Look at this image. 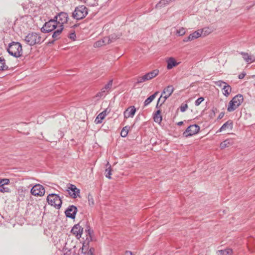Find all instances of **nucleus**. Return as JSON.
<instances>
[{
  "instance_id": "nucleus-1",
  "label": "nucleus",
  "mask_w": 255,
  "mask_h": 255,
  "mask_svg": "<svg viewBox=\"0 0 255 255\" xmlns=\"http://www.w3.org/2000/svg\"><path fill=\"white\" fill-rule=\"evenodd\" d=\"M7 51L9 55L18 58L22 55L21 44L18 42L12 41L8 44Z\"/></svg>"
},
{
  "instance_id": "nucleus-2",
  "label": "nucleus",
  "mask_w": 255,
  "mask_h": 255,
  "mask_svg": "<svg viewBox=\"0 0 255 255\" xmlns=\"http://www.w3.org/2000/svg\"><path fill=\"white\" fill-rule=\"evenodd\" d=\"M59 16V26L58 28L53 31L54 37H56L58 34H61L64 29V24L67 23L69 19L68 14L65 12L58 13Z\"/></svg>"
},
{
  "instance_id": "nucleus-3",
  "label": "nucleus",
  "mask_w": 255,
  "mask_h": 255,
  "mask_svg": "<svg viewBox=\"0 0 255 255\" xmlns=\"http://www.w3.org/2000/svg\"><path fill=\"white\" fill-rule=\"evenodd\" d=\"M174 90L172 85H169L163 89L161 95L157 101L156 108H159L164 103L166 100L171 95Z\"/></svg>"
},
{
  "instance_id": "nucleus-4",
  "label": "nucleus",
  "mask_w": 255,
  "mask_h": 255,
  "mask_svg": "<svg viewBox=\"0 0 255 255\" xmlns=\"http://www.w3.org/2000/svg\"><path fill=\"white\" fill-rule=\"evenodd\" d=\"M25 42L30 46L40 44L42 42L41 37L39 34L36 32L29 33L24 38Z\"/></svg>"
},
{
  "instance_id": "nucleus-5",
  "label": "nucleus",
  "mask_w": 255,
  "mask_h": 255,
  "mask_svg": "<svg viewBox=\"0 0 255 255\" xmlns=\"http://www.w3.org/2000/svg\"><path fill=\"white\" fill-rule=\"evenodd\" d=\"M47 201L49 205L54 206L57 209H59L61 207L62 201L57 194L54 193L49 194L47 197Z\"/></svg>"
},
{
  "instance_id": "nucleus-6",
  "label": "nucleus",
  "mask_w": 255,
  "mask_h": 255,
  "mask_svg": "<svg viewBox=\"0 0 255 255\" xmlns=\"http://www.w3.org/2000/svg\"><path fill=\"white\" fill-rule=\"evenodd\" d=\"M88 14V9L84 5H80L76 7L72 12V17L76 20H80Z\"/></svg>"
},
{
  "instance_id": "nucleus-7",
  "label": "nucleus",
  "mask_w": 255,
  "mask_h": 255,
  "mask_svg": "<svg viewBox=\"0 0 255 255\" xmlns=\"http://www.w3.org/2000/svg\"><path fill=\"white\" fill-rule=\"evenodd\" d=\"M200 127L196 124L190 125L183 132V135L185 137L191 136L198 133L200 131Z\"/></svg>"
},
{
  "instance_id": "nucleus-8",
  "label": "nucleus",
  "mask_w": 255,
  "mask_h": 255,
  "mask_svg": "<svg viewBox=\"0 0 255 255\" xmlns=\"http://www.w3.org/2000/svg\"><path fill=\"white\" fill-rule=\"evenodd\" d=\"M57 26L55 24L54 20L49 19L46 22L41 28V31L44 33H49L56 30Z\"/></svg>"
},
{
  "instance_id": "nucleus-9",
  "label": "nucleus",
  "mask_w": 255,
  "mask_h": 255,
  "mask_svg": "<svg viewBox=\"0 0 255 255\" xmlns=\"http://www.w3.org/2000/svg\"><path fill=\"white\" fill-rule=\"evenodd\" d=\"M67 187L66 191L68 192L71 197L73 199H75L77 197L80 196V190L78 189L75 185L69 183Z\"/></svg>"
},
{
  "instance_id": "nucleus-10",
  "label": "nucleus",
  "mask_w": 255,
  "mask_h": 255,
  "mask_svg": "<svg viewBox=\"0 0 255 255\" xmlns=\"http://www.w3.org/2000/svg\"><path fill=\"white\" fill-rule=\"evenodd\" d=\"M30 193L34 196H42L44 195L45 189L42 185L36 184L31 189Z\"/></svg>"
},
{
  "instance_id": "nucleus-11",
  "label": "nucleus",
  "mask_w": 255,
  "mask_h": 255,
  "mask_svg": "<svg viewBox=\"0 0 255 255\" xmlns=\"http://www.w3.org/2000/svg\"><path fill=\"white\" fill-rule=\"evenodd\" d=\"M86 228L85 229V233L86 234V238L85 239V240L83 242V244L86 245L88 246H89L90 242L93 240L92 234L93 233V231L91 230L88 222H86ZM84 246L85 245H84Z\"/></svg>"
},
{
  "instance_id": "nucleus-12",
  "label": "nucleus",
  "mask_w": 255,
  "mask_h": 255,
  "mask_svg": "<svg viewBox=\"0 0 255 255\" xmlns=\"http://www.w3.org/2000/svg\"><path fill=\"white\" fill-rule=\"evenodd\" d=\"M77 212V208L74 205L69 206L65 211V214L67 218L74 219Z\"/></svg>"
},
{
  "instance_id": "nucleus-13",
  "label": "nucleus",
  "mask_w": 255,
  "mask_h": 255,
  "mask_svg": "<svg viewBox=\"0 0 255 255\" xmlns=\"http://www.w3.org/2000/svg\"><path fill=\"white\" fill-rule=\"evenodd\" d=\"M216 84L217 85L219 86H222V85L224 84L222 90L223 93L225 96L228 97L232 91V88L227 83L221 80H219L218 81H217L216 82Z\"/></svg>"
},
{
  "instance_id": "nucleus-14",
  "label": "nucleus",
  "mask_w": 255,
  "mask_h": 255,
  "mask_svg": "<svg viewBox=\"0 0 255 255\" xmlns=\"http://www.w3.org/2000/svg\"><path fill=\"white\" fill-rule=\"evenodd\" d=\"M79 224L75 225L71 230V233L74 235L77 239H79L83 232V228Z\"/></svg>"
},
{
  "instance_id": "nucleus-15",
  "label": "nucleus",
  "mask_w": 255,
  "mask_h": 255,
  "mask_svg": "<svg viewBox=\"0 0 255 255\" xmlns=\"http://www.w3.org/2000/svg\"><path fill=\"white\" fill-rule=\"evenodd\" d=\"M136 109L134 106H130L128 107L124 113L125 118H132L135 115Z\"/></svg>"
},
{
  "instance_id": "nucleus-16",
  "label": "nucleus",
  "mask_w": 255,
  "mask_h": 255,
  "mask_svg": "<svg viewBox=\"0 0 255 255\" xmlns=\"http://www.w3.org/2000/svg\"><path fill=\"white\" fill-rule=\"evenodd\" d=\"M201 36V34L199 32V30L195 31L192 33L190 34L188 37H185L183 39V41L185 42L191 41L193 40L197 39Z\"/></svg>"
},
{
  "instance_id": "nucleus-17",
  "label": "nucleus",
  "mask_w": 255,
  "mask_h": 255,
  "mask_svg": "<svg viewBox=\"0 0 255 255\" xmlns=\"http://www.w3.org/2000/svg\"><path fill=\"white\" fill-rule=\"evenodd\" d=\"M107 113H109V111L108 112V109H106L104 111L100 113L96 117L95 120V123L97 124L102 123V121L105 119V117L106 116Z\"/></svg>"
},
{
  "instance_id": "nucleus-18",
  "label": "nucleus",
  "mask_w": 255,
  "mask_h": 255,
  "mask_svg": "<svg viewBox=\"0 0 255 255\" xmlns=\"http://www.w3.org/2000/svg\"><path fill=\"white\" fill-rule=\"evenodd\" d=\"M233 128V122L232 120H229L222 126V127L217 131V132H221V131L226 129L227 128H230V129H232Z\"/></svg>"
},
{
  "instance_id": "nucleus-19",
  "label": "nucleus",
  "mask_w": 255,
  "mask_h": 255,
  "mask_svg": "<svg viewBox=\"0 0 255 255\" xmlns=\"http://www.w3.org/2000/svg\"><path fill=\"white\" fill-rule=\"evenodd\" d=\"M161 110H157L153 115L154 121L158 124H160L162 120V117L161 115Z\"/></svg>"
},
{
  "instance_id": "nucleus-20",
  "label": "nucleus",
  "mask_w": 255,
  "mask_h": 255,
  "mask_svg": "<svg viewBox=\"0 0 255 255\" xmlns=\"http://www.w3.org/2000/svg\"><path fill=\"white\" fill-rule=\"evenodd\" d=\"M167 69H171L174 67H175L178 65V63L177 62L176 60L173 57H170L167 60Z\"/></svg>"
},
{
  "instance_id": "nucleus-21",
  "label": "nucleus",
  "mask_w": 255,
  "mask_h": 255,
  "mask_svg": "<svg viewBox=\"0 0 255 255\" xmlns=\"http://www.w3.org/2000/svg\"><path fill=\"white\" fill-rule=\"evenodd\" d=\"M233 143L234 141L232 139H227L221 143L220 147L221 149H224L233 145Z\"/></svg>"
},
{
  "instance_id": "nucleus-22",
  "label": "nucleus",
  "mask_w": 255,
  "mask_h": 255,
  "mask_svg": "<svg viewBox=\"0 0 255 255\" xmlns=\"http://www.w3.org/2000/svg\"><path fill=\"white\" fill-rule=\"evenodd\" d=\"M234 100V103L239 107L244 101V98L242 95L238 94L235 96L233 99Z\"/></svg>"
},
{
  "instance_id": "nucleus-23",
  "label": "nucleus",
  "mask_w": 255,
  "mask_h": 255,
  "mask_svg": "<svg viewBox=\"0 0 255 255\" xmlns=\"http://www.w3.org/2000/svg\"><path fill=\"white\" fill-rule=\"evenodd\" d=\"M159 93L158 91L155 92L153 94L148 97L144 102V106L148 105L156 97V95Z\"/></svg>"
},
{
  "instance_id": "nucleus-24",
  "label": "nucleus",
  "mask_w": 255,
  "mask_h": 255,
  "mask_svg": "<svg viewBox=\"0 0 255 255\" xmlns=\"http://www.w3.org/2000/svg\"><path fill=\"white\" fill-rule=\"evenodd\" d=\"M158 73L159 70L157 69H155L146 73L145 75L147 76V80H149L155 77L158 74Z\"/></svg>"
},
{
  "instance_id": "nucleus-25",
  "label": "nucleus",
  "mask_w": 255,
  "mask_h": 255,
  "mask_svg": "<svg viewBox=\"0 0 255 255\" xmlns=\"http://www.w3.org/2000/svg\"><path fill=\"white\" fill-rule=\"evenodd\" d=\"M234 102V100L232 99L229 103L227 110L229 112L235 111L238 107Z\"/></svg>"
},
{
  "instance_id": "nucleus-26",
  "label": "nucleus",
  "mask_w": 255,
  "mask_h": 255,
  "mask_svg": "<svg viewBox=\"0 0 255 255\" xmlns=\"http://www.w3.org/2000/svg\"><path fill=\"white\" fill-rule=\"evenodd\" d=\"M8 67L5 64V60L4 58L0 57V71H5L8 70Z\"/></svg>"
},
{
  "instance_id": "nucleus-27",
  "label": "nucleus",
  "mask_w": 255,
  "mask_h": 255,
  "mask_svg": "<svg viewBox=\"0 0 255 255\" xmlns=\"http://www.w3.org/2000/svg\"><path fill=\"white\" fill-rule=\"evenodd\" d=\"M233 251L232 249H227L224 250H220L218 252V255H231Z\"/></svg>"
},
{
  "instance_id": "nucleus-28",
  "label": "nucleus",
  "mask_w": 255,
  "mask_h": 255,
  "mask_svg": "<svg viewBox=\"0 0 255 255\" xmlns=\"http://www.w3.org/2000/svg\"><path fill=\"white\" fill-rule=\"evenodd\" d=\"M198 30L199 31V32L201 34V35L202 34H203L204 36H206L207 35H208L212 31L211 29L210 28H209V27H204V28H203L202 29H198Z\"/></svg>"
},
{
  "instance_id": "nucleus-29",
  "label": "nucleus",
  "mask_w": 255,
  "mask_h": 255,
  "mask_svg": "<svg viewBox=\"0 0 255 255\" xmlns=\"http://www.w3.org/2000/svg\"><path fill=\"white\" fill-rule=\"evenodd\" d=\"M171 0H161L157 4H156L155 7L156 8H160L165 6L166 4Z\"/></svg>"
},
{
  "instance_id": "nucleus-30",
  "label": "nucleus",
  "mask_w": 255,
  "mask_h": 255,
  "mask_svg": "<svg viewBox=\"0 0 255 255\" xmlns=\"http://www.w3.org/2000/svg\"><path fill=\"white\" fill-rule=\"evenodd\" d=\"M137 81L135 83V85L137 84H139L140 83H143L144 82H145L147 81V76L145 74L144 75L141 76V77H138L136 79Z\"/></svg>"
},
{
  "instance_id": "nucleus-31",
  "label": "nucleus",
  "mask_w": 255,
  "mask_h": 255,
  "mask_svg": "<svg viewBox=\"0 0 255 255\" xmlns=\"http://www.w3.org/2000/svg\"><path fill=\"white\" fill-rule=\"evenodd\" d=\"M129 129V127L126 126L124 127L121 132V135L123 137H126L128 134V132Z\"/></svg>"
},
{
  "instance_id": "nucleus-32",
  "label": "nucleus",
  "mask_w": 255,
  "mask_h": 255,
  "mask_svg": "<svg viewBox=\"0 0 255 255\" xmlns=\"http://www.w3.org/2000/svg\"><path fill=\"white\" fill-rule=\"evenodd\" d=\"M111 171H112V168L111 165L109 166V167L106 169L105 170V175L106 177H107L109 179H111Z\"/></svg>"
},
{
  "instance_id": "nucleus-33",
  "label": "nucleus",
  "mask_w": 255,
  "mask_h": 255,
  "mask_svg": "<svg viewBox=\"0 0 255 255\" xmlns=\"http://www.w3.org/2000/svg\"><path fill=\"white\" fill-rule=\"evenodd\" d=\"M9 183V180L7 178L0 179V186H4Z\"/></svg>"
},
{
  "instance_id": "nucleus-34",
  "label": "nucleus",
  "mask_w": 255,
  "mask_h": 255,
  "mask_svg": "<svg viewBox=\"0 0 255 255\" xmlns=\"http://www.w3.org/2000/svg\"><path fill=\"white\" fill-rule=\"evenodd\" d=\"M120 35L114 33L109 36V38H110L111 42H114L116 39L120 38Z\"/></svg>"
},
{
  "instance_id": "nucleus-35",
  "label": "nucleus",
  "mask_w": 255,
  "mask_h": 255,
  "mask_svg": "<svg viewBox=\"0 0 255 255\" xmlns=\"http://www.w3.org/2000/svg\"><path fill=\"white\" fill-rule=\"evenodd\" d=\"M240 54L242 55L244 60L246 62H249V60L250 59L249 58L250 57V55L248 53L244 52H241L240 53Z\"/></svg>"
},
{
  "instance_id": "nucleus-36",
  "label": "nucleus",
  "mask_w": 255,
  "mask_h": 255,
  "mask_svg": "<svg viewBox=\"0 0 255 255\" xmlns=\"http://www.w3.org/2000/svg\"><path fill=\"white\" fill-rule=\"evenodd\" d=\"M186 33V29L184 27H181L179 28V29L177 30L176 31V33L179 36H183Z\"/></svg>"
},
{
  "instance_id": "nucleus-37",
  "label": "nucleus",
  "mask_w": 255,
  "mask_h": 255,
  "mask_svg": "<svg viewBox=\"0 0 255 255\" xmlns=\"http://www.w3.org/2000/svg\"><path fill=\"white\" fill-rule=\"evenodd\" d=\"M68 37L71 40L74 41L76 39V36L74 30H71L70 33L68 34Z\"/></svg>"
},
{
  "instance_id": "nucleus-38",
  "label": "nucleus",
  "mask_w": 255,
  "mask_h": 255,
  "mask_svg": "<svg viewBox=\"0 0 255 255\" xmlns=\"http://www.w3.org/2000/svg\"><path fill=\"white\" fill-rule=\"evenodd\" d=\"M217 108H212V109L211 110V112L209 115V117H210V119H213L215 117V116L216 115V113L217 112Z\"/></svg>"
},
{
  "instance_id": "nucleus-39",
  "label": "nucleus",
  "mask_w": 255,
  "mask_h": 255,
  "mask_svg": "<svg viewBox=\"0 0 255 255\" xmlns=\"http://www.w3.org/2000/svg\"><path fill=\"white\" fill-rule=\"evenodd\" d=\"M88 203L89 206H93L94 205V201L93 196L90 194L88 195Z\"/></svg>"
},
{
  "instance_id": "nucleus-40",
  "label": "nucleus",
  "mask_w": 255,
  "mask_h": 255,
  "mask_svg": "<svg viewBox=\"0 0 255 255\" xmlns=\"http://www.w3.org/2000/svg\"><path fill=\"white\" fill-rule=\"evenodd\" d=\"M84 245L85 246H84V244H83L82 247L81 248L80 250L81 251L82 254L86 255L87 252L88 251V250L89 249V246H88L86 245Z\"/></svg>"
},
{
  "instance_id": "nucleus-41",
  "label": "nucleus",
  "mask_w": 255,
  "mask_h": 255,
  "mask_svg": "<svg viewBox=\"0 0 255 255\" xmlns=\"http://www.w3.org/2000/svg\"><path fill=\"white\" fill-rule=\"evenodd\" d=\"M103 45H104V43H103V41H102V39L96 41L94 44V46L95 47H99Z\"/></svg>"
},
{
  "instance_id": "nucleus-42",
  "label": "nucleus",
  "mask_w": 255,
  "mask_h": 255,
  "mask_svg": "<svg viewBox=\"0 0 255 255\" xmlns=\"http://www.w3.org/2000/svg\"><path fill=\"white\" fill-rule=\"evenodd\" d=\"M102 40L103 41V43H104V45L106 44H109L111 43L109 36L104 37L103 39H102Z\"/></svg>"
},
{
  "instance_id": "nucleus-43",
  "label": "nucleus",
  "mask_w": 255,
  "mask_h": 255,
  "mask_svg": "<svg viewBox=\"0 0 255 255\" xmlns=\"http://www.w3.org/2000/svg\"><path fill=\"white\" fill-rule=\"evenodd\" d=\"M60 35L61 34H58L57 36H56V37H54L53 33L52 35V37L53 38V40L51 41H49L48 43V44H53L56 40L59 39L60 38Z\"/></svg>"
},
{
  "instance_id": "nucleus-44",
  "label": "nucleus",
  "mask_w": 255,
  "mask_h": 255,
  "mask_svg": "<svg viewBox=\"0 0 255 255\" xmlns=\"http://www.w3.org/2000/svg\"><path fill=\"white\" fill-rule=\"evenodd\" d=\"M204 100V98L203 97H200L197 99L195 102V105L196 106H198L201 102H202Z\"/></svg>"
},
{
  "instance_id": "nucleus-45",
  "label": "nucleus",
  "mask_w": 255,
  "mask_h": 255,
  "mask_svg": "<svg viewBox=\"0 0 255 255\" xmlns=\"http://www.w3.org/2000/svg\"><path fill=\"white\" fill-rule=\"evenodd\" d=\"M188 108V105L187 104H182L180 107V111L181 112H184Z\"/></svg>"
},
{
  "instance_id": "nucleus-46",
  "label": "nucleus",
  "mask_w": 255,
  "mask_h": 255,
  "mask_svg": "<svg viewBox=\"0 0 255 255\" xmlns=\"http://www.w3.org/2000/svg\"><path fill=\"white\" fill-rule=\"evenodd\" d=\"M10 190L8 187H5L4 186H0V192L5 193L9 192Z\"/></svg>"
},
{
  "instance_id": "nucleus-47",
  "label": "nucleus",
  "mask_w": 255,
  "mask_h": 255,
  "mask_svg": "<svg viewBox=\"0 0 255 255\" xmlns=\"http://www.w3.org/2000/svg\"><path fill=\"white\" fill-rule=\"evenodd\" d=\"M113 80H110L108 83L105 86L104 88L106 90H110L112 86Z\"/></svg>"
},
{
  "instance_id": "nucleus-48",
  "label": "nucleus",
  "mask_w": 255,
  "mask_h": 255,
  "mask_svg": "<svg viewBox=\"0 0 255 255\" xmlns=\"http://www.w3.org/2000/svg\"><path fill=\"white\" fill-rule=\"evenodd\" d=\"M105 90L106 89H105V88L104 87L103 88H102L101 90V92H98L97 95H96V97H102L103 96H104V93H105Z\"/></svg>"
},
{
  "instance_id": "nucleus-49",
  "label": "nucleus",
  "mask_w": 255,
  "mask_h": 255,
  "mask_svg": "<svg viewBox=\"0 0 255 255\" xmlns=\"http://www.w3.org/2000/svg\"><path fill=\"white\" fill-rule=\"evenodd\" d=\"M50 20H54L55 24L58 26V25L59 24V16H58V13L53 17V18H51Z\"/></svg>"
},
{
  "instance_id": "nucleus-50",
  "label": "nucleus",
  "mask_w": 255,
  "mask_h": 255,
  "mask_svg": "<svg viewBox=\"0 0 255 255\" xmlns=\"http://www.w3.org/2000/svg\"><path fill=\"white\" fill-rule=\"evenodd\" d=\"M94 251L95 249L94 248H91L90 249H88L86 254H87V255H94Z\"/></svg>"
},
{
  "instance_id": "nucleus-51",
  "label": "nucleus",
  "mask_w": 255,
  "mask_h": 255,
  "mask_svg": "<svg viewBox=\"0 0 255 255\" xmlns=\"http://www.w3.org/2000/svg\"><path fill=\"white\" fill-rule=\"evenodd\" d=\"M249 62H248L247 63H251L252 62H254L255 61V57L254 56H252L250 55V57L249 58Z\"/></svg>"
},
{
  "instance_id": "nucleus-52",
  "label": "nucleus",
  "mask_w": 255,
  "mask_h": 255,
  "mask_svg": "<svg viewBox=\"0 0 255 255\" xmlns=\"http://www.w3.org/2000/svg\"><path fill=\"white\" fill-rule=\"evenodd\" d=\"M245 75H246V73L244 72H243L239 75L238 78L240 79H242L245 77Z\"/></svg>"
},
{
  "instance_id": "nucleus-53",
  "label": "nucleus",
  "mask_w": 255,
  "mask_h": 255,
  "mask_svg": "<svg viewBox=\"0 0 255 255\" xmlns=\"http://www.w3.org/2000/svg\"><path fill=\"white\" fill-rule=\"evenodd\" d=\"M224 115H225V113L224 112L220 113L218 117V120H221V119H222L223 118V117L224 116Z\"/></svg>"
},
{
  "instance_id": "nucleus-54",
  "label": "nucleus",
  "mask_w": 255,
  "mask_h": 255,
  "mask_svg": "<svg viewBox=\"0 0 255 255\" xmlns=\"http://www.w3.org/2000/svg\"><path fill=\"white\" fill-rule=\"evenodd\" d=\"M132 255V252L131 251H127L125 252V255Z\"/></svg>"
},
{
  "instance_id": "nucleus-55",
  "label": "nucleus",
  "mask_w": 255,
  "mask_h": 255,
  "mask_svg": "<svg viewBox=\"0 0 255 255\" xmlns=\"http://www.w3.org/2000/svg\"><path fill=\"white\" fill-rule=\"evenodd\" d=\"M183 124V122L182 121H181V122H179L178 123H177V125L179 126H182V125Z\"/></svg>"
},
{
  "instance_id": "nucleus-56",
  "label": "nucleus",
  "mask_w": 255,
  "mask_h": 255,
  "mask_svg": "<svg viewBox=\"0 0 255 255\" xmlns=\"http://www.w3.org/2000/svg\"><path fill=\"white\" fill-rule=\"evenodd\" d=\"M22 6L24 9L27 8V7H26V5L24 4H22Z\"/></svg>"
},
{
  "instance_id": "nucleus-57",
  "label": "nucleus",
  "mask_w": 255,
  "mask_h": 255,
  "mask_svg": "<svg viewBox=\"0 0 255 255\" xmlns=\"http://www.w3.org/2000/svg\"><path fill=\"white\" fill-rule=\"evenodd\" d=\"M78 26V24H74V25H73L71 27L75 28V27H77Z\"/></svg>"
},
{
  "instance_id": "nucleus-58",
  "label": "nucleus",
  "mask_w": 255,
  "mask_h": 255,
  "mask_svg": "<svg viewBox=\"0 0 255 255\" xmlns=\"http://www.w3.org/2000/svg\"><path fill=\"white\" fill-rule=\"evenodd\" d=\"M91 1H94V0H90Z\"/></svg>"
}]
</instances>
